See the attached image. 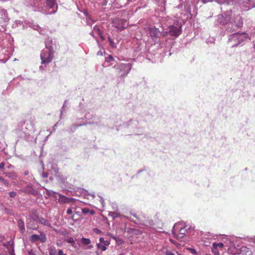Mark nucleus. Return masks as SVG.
Listing matches in <instances>:
<instances>
[{"instance_id":"2f4dec72","label":"nucleus","mask_w":255,"mask_h":255,"mask_svg":"<svg viewBox=\"0 0 255 255\" xmlns=\"http://www.w3.org/2000/svg\"><path fill=\"white\" fill-rule=\"evenodd\" d=\"M108 236H110L111 238H112L114 240H116V238L115 237H114V236H113L111 233H109L107 234Z\"/></svg>"},{"instance_id":"423d86ee","label":"nucleus","mask_w":255,"mask_h":255,"mask_svg":"<svg viewBox=\"0 0 255 255\" xmlns=\"http://www.w3.org/2000/svg\"><path fill=\"white\" fill-rule=\"evenodd\" d=\"M41 237L37 235H33L30 238V240L32 242H35L38 240H40L42 243L45 242L46 238L45 234L43 232H40Z\"/></svg>"},{"instance_id":"0eeeda50","label":"nucleus","mask_w":255,"mask_h":255,"mask_svg":"<svg viewBox=\"0 0 255 255\" xmlns=\"http://www.w3.org/2000/svg\"><path fill=\"white\" fill-rule=\"evenodd\" d=\"M224 244L222 243H214L212 245V252L215 255H220L219 249L222 250Z\"/></svg>"},{"instance_id":"f3484780","label":"nucleus","mask_w":255,"mask_h":255,"mask_svg":"<svg viewBox=\"0 0 255 255\" xmlns=\"http://www.w3.org/2000/svg\"><path fill=\"white\" fill-rule=\"evenodd\" d=\"M241 35H244L246 36V38L247 37L248 35L247 33H246L245 32H242V33H241V32H237V33H234L232 36H233L234 38V37H238V36H241Z\"/></svg>"},{"instance_id":"1a4fd4ad","label":"nucleus","mask_w":255,"mask_h":255,"mask_svg":"<svg viewBox=\"0 0 255 255\" xmlns=\"http://www.w3.org/2000/svg\"><path fill=\"white\" fill-rule=\"evenodd\" d=\"M160 33V31L157 28H151L149 29V34L154 40L158 37Z\"/></svg>"},{"instance_id":"f03ea898","label":"nucleus","mask_w":255,"mask_h":255,"mask_svg":"<svg viewBox=\"0 0 255 255\" xmlns=\"http://www.w3.org/2000/svg\"><path fill=\"white\" fill-rule=\"evenodd\" d=\"M168 33L171 36L178 37L181 32V27L170 25L169 27Z\"/></svg>"},{"instance_id":"7ed1b4c3","label":"nucleus","mask_w":255,"mask_h":255,"mask_svg":"<svg viewBox=\"0 0 255 255\" xmlns=\"http://www.w3.org/2000/svg\"><path fill=\"white\" fill-rule=\"evenodd\" d=\"M42 63L45 64L50 62L52 59L53 57L50 52H43L40 55Z\"/></svg>"},{"instance_id":"f257e3e1","label":"nucleus","mask_w":255,"mask_h":255,"mask_svg":"<svg viewBox=\"0 0 255 255\" xmlns=\"http://www.w3.org/2000/svg\"><path fill=\"white\" fill-rule=\"evenodd\" d=\"M113 26L122 31L127 27V22L125 19H115L113 21Z\"/></svg>"},{"instance_id":"e433bc0d","label":"nucleus","mask_w":255,"mask_h":255,"mask_svg":"<svg viewBox=\"0 0 255 255\" xmlns=\"http://www.w3.org/2000/svg\"><path fill=\"white\" fill-rule=\"evenodd\" d=\"M94 213H95V212H94L93 210H91V211H90V214H91V215H93V214H94Z\"/></svg>"},{"instance_id":"4c0bfd02","label":"nucleus","mask_w":255,"mask_h":255,"mask_svg":"<svg viewBox=\"0 0 255 255\" xmlns=\"http://www.w3.org/2000/svg\"><path fill=\"white\" fill-rule=\"evenodd\" d=\"M29 255H35L34 253L31 252H29Z\"/></svg>"},{"instance_id":"4468645a","label":"nucleus","mask_w":255,"mask_h":255,"mask_svg":"<svg viewBox=\"0 0 255 255\" xmlns=\"http://www.w3.org/2000/svg\"><path fill=\"white\" fill-rule=\"evenodd\" d=\"M18 226L21 232H23L24 230V224L22 220H19L18 221Z\"/></svg>"},{"instance_id":"39448f33","label":"nucleus","mask_w":255,"mask_h":255,"mask_svg":"<svg viewBox=\"0 0 255 255\" xmlns=\"http://www.w3.org/2000/svg\"><path fill=\"white\" fill-rule=\"evenodd\" d=\"M187 230L186 227H180L178 232L176 233L175 231L173 232L174 237L179 240H181L185 236L187 233Z\"/></svg>"},{"instance_id":"a878e982","label":"nucleus","mask_w":255,"mask_h":255,"mask_svg":"<svg viewBox=\"0 0 255 255\" xmlns=\"http://www.w3.org/2000/svg\"><path fill=\"white\" fill-rule=\"evenodd\" d=\"M58 255H67L66 254L63 253V251L62 250H59L58 252Z\"/></svg>"},{"instance_id":"c756f323","label":"nucleus","mask_w":255,"mask_h":255,"mask_svg":"<svg viewBox=\"0 0 255 255\" xmlns=\"http://www.w3.org/2000/svg\"><path fill=\"white\" fill-rule=\"evenodd\" d=\"M27 228H30L32 229V230H36L37 229V227H35V226H34L33 227H30L29 224L27 225Z\"/></svg>"},{"instance_id":"7c9ffc66","label":"nucleus","mask_w":255,"mask_h":255,"mask_svg":"<svg viewBox=\"0 0 255 255\" xmlns=\"http://www.w3.org/2000/svg\"><path fill=\"white\" fill-rule=\"evenodd\" d=\"M82 212L84 213H87L89 212V209L87 208H84L82 210Z\"/></svg>"},{"instance_id":"6ab92c4d","label":"nucleus","mask_w":255,"mask_h":255,"mask_svg":"<svg viewBox=\"0 0 255 255\" xmlns=\"http://www.w3.org/2000/svg\"><path fill=\"white\" fill-rule=\"evenodd\" d=\"M94 30L98 34V35H101V33H102V31L98 26H95L94 27Z\"/></svg>"},{"instance_id":"dca6fc26","label":"nucleus","mask_w":255,"mask_h":255,"mask_svg":"<svg viewBox=\"0 0 255 255\" xmlns=\"http://www.w3.org/2000/svg\"><path fill=\"white\" fill-rule=\"evenodd\" d=\"M81 243L85 245H89L91 243V241L89 239H86L84 237L81 239Z\"/></svg>"},{"instance_id":"9b49d317","label":"nucleus","mask_w":255,"mask_h":255,"mask_svg":"<svg viewBox=\"0 0 255 255\" xmlns=\"http://www.w3.org/2000/svg\"><path fill=\"white\" fill-rule=\"evenodd\" d=\"M46 4L49 8H53L55 5H57L56 0H46Z\"/></svg>"},{"instance_id":"c9c22d12","label":"nucleus","mask_w":255,"mask_h":255,"mask_svg":"<svg viewBox=\"0 0 255 255\" xmlns=\"http://www.w3.org/2000/svg\"><path fill=\"white\" fill-rule=\"evenodd\" d=\"M28 171H25L24 172V174L25 175H28Z\"/></svg>"},{"instance_id":"6e6552de","label":"nucleus","mask_w":255,"mask_h":255,"mask_svg":"<svg viewBox=\"0 0 255 255\" xmlns=\"http://www.w3.org/2000/svg\"><path fill=\"white\" fill-rule=\"evenodd\" d=\"M23 192L34 196L37 194V191L34 189L31 184L27 185L22 190Z\"/></svg>"},{"instance_id":"72a5a7b5","label":"nucleus","mask_w":255,"mask_h":255,"mask_svg":"<svg viewBox=\"0 0 255 255\" xmlns=\"http://www.w3.org/2000/svg\"><path fill=\"white\" fill-rule=\"evenodd\" d=\"M166 255H174L173 253H172L171 252H168V251H167L166 252Z\"/></svg>"},{"instance_id":"9d476101","label":"nucleus","mask_w":255,"mask_h":255,"mask_svg":"<svg viewBox=\"0 0 255 255\" xmlns=\"http://www.w3.org/2000/svg\"><path fill=\"white\" fill-rule=\"evenodd\" d=\"M0 18L1 19V20L0 21V22H1L2 21L3 22H7L9 20L8 17V14L6 10H0Z\"/></svg>"},{"instance_id":"2eb2a0df","label":"nucleus","mask_w":255,"mask_h":255,"mask_svg":"<svg viewBox=\"0 0 255 255\" xmlns=\"http://www.w3.org/2000/svg\"><path fill=\"white\" fill-rule=\"evenodd\" d=\"M59 201L63 203H67L69 201V199L63 195H60Z\"/></svg>"},{"instance_id":"cd10ccee","label":"nucleus","mask_w":255,"mask_h":255,"mask_svg":"<svg viewBox=\"0 0 255 255\" xmlns=\"http://www.w3.org/2000/svg\"><path fill=\"white\" fill-rule=\"evenodd\" d=\"M5 166V163L4 162H1L0 163V169H3Z\"/></svg>"},{"instance_id":"412c9836","label":"nucleus","mask_w":255,"mask_h":255,"mask_svg":"<svg viewBox=\"0 0 255 255\" xmlns=\"http://www.w3.org/2000/svg\"><path fill=\"white\" fill-rule=\"evenodd\" d=\"M113 60H114V58L111 55H108V57L105 58V61L106 62H110L112 61Z\"/></svg>"},{"instance_id":"bb28decb","label":"nucleus","mask_w":255,"mask_h":255,"mask_svg":"<svg viewBox=\"0 0 255 255\" xmlns=\"http://www.w3.org/2000/svg\"><path fill=\"white\" fill-rule=\"evenodd\" d=\"M67 213L69 215L72 213V210L71 208H69L67 209Z\"/></svg>"},{"instance_id":"c85d7f7f","label":"nucleus","mask_w":255,"mask_h":255,"mask_svg":"<svg viewBox=\"0 0 255 255\" xmlns=\"http://www.w3.org/2000/svg\"><path fill=\"white\" fill-rule=\"evenodd\" d=\"M119 1H122V0H119ZM123 2V4H127L128 2L129 1V0H122Z\"/></svg>"},{"instance_id":"f704fd0d","label":"nucleus","mask_w":255,"mask_h":255,"mask_svg":"<svg viewBox=\"0 0 255 255\" xmlns=\"http://www.w3.org/2000/svg\"><path fill=\"white\" fill-rule=\"evenodd\" d=\"M203 3H206L208 2L207 0H201Z\"/></svg>"},{"instance_id":"aec40b11","label":"nucleus","mask_w":255,"mask_h":255,"mask_svg":"<svg viewBox=\"0 0 255 255\" xmlns=\"http://www.w3.org/2000/svg\"><path fill=\"white\" fill-rule=\"evenodd\" d=\"M50 255H56V251L55 248H50L49 250Z\"/></svg>"},{"instance_id":"4be33fe9","label":"nucleus","mask_w":255,"mask_h":255,"mask_svg":"<svg viewBox=\"0 0 255 255\" xmlns=\"http://www.w3.org/2000/svg\"><path fill=\"white\" fill-rule=\"evenodd\" d=\"M108 40H109V41L110 43V45L112 47H116L115 43L114 42L113 39H112L110 37H108Z\"/></svg>"},{"instance_id":"5701e85b","label":"nucleus","mask_w":255,"mask_h":255,"mask_svg":"<svg viewBox=\"0 0 255 255\" xmlns=\"http://www.w3.org/2000/svg\"><path fill=\"white\" fill-rule=\"evenodd\" d=\"M16 193L14 191H11L9 193V195L11 198H14L16 196Z\"/></svg>"},{"instance_id":"a211bd4d","label":"nucleus","mask_w":255,"mask_h":255,"mask_svg":"<svg viewBox=\"0 0 255 255\" xmlns=\"http://www.w3.org/2000/svg\"><path fill=\"white\" fill-rule=\"evenodd\" d=\"M66 242L69 243H70L73 247H75V241H74V239L73 238L71 237V238H68Z\"/></svg>"},{"instance_id":"473e14b6","label":"nucleus","mask_w":255,"mask_h":255,"mask_svg":"<svg viewBox=\"0 0 255 255\" xmlns=\"http://www.w3.org/2000/svg\"><path fill=\"white\" fill-rule=\"evenodd\" d=\"M100 38H101V39L103 41V40H105V37H104V36L103 35V34L102 33H101V35H99Z\"/></svg>"},{"instance_id":"ddd939ff","label":"nucleus","mask_w":255,"mask_h":255,"mask_svg":"<svg viewBox=\"0 0 255 255\" xmlns=\"http://www.w3.org/2000/svg\"><path fill=\"white\" fill-rule=\"evenodd\" d=\"M108 215L109 216L112 217L113 219L120 217V214L116 212H109Z\"/></svg>"},{"instance_id":"b1692460","label":"nucleus","mask_w":255,"mask_h":255,"mask_svg":"<svg viewBox=\"0 0 255 255\" xmlns=\"http://www.w3.org/2000/svg\"><path fill=\"white\" fill-rule=\"evenodd\" d=\"M0 182L3 183V184H7V182L2 177L0 176Z\"/></svg>"},{"instance_id":"ea45409f","label":"nucleus","mask_w":255,"mask_h":255,"mask_svg":"<svg viewBox=\"0 0 255 255\" xmlns=\"http://www.w3.org/2000/svg\"><path fill=\"white\" fill-rule=\"evenodd\" d=\"M123 255V254H119V255Z\"/></svg>"},{"instance_id":"58836bf2","label":"nucleus","mask_w":255,"mask_h":255,"mask_svg":"<svg viewBox=\"0 0 255 255\" xmlns=\"http://www.w3.org/2000/svg\"><path fill=\"white\" fill-rule=\"evenodd\" d=\"M56 11V10L52 12V13H55Z\"/></svg>"},{"instance_id":"393cba45","label":"nucleus","mask_w":255,"mask_h":255,"mask_svg":"<svg viewBox=\"0 0 255 255\" xmlns=\"http://www.w3.org/2000/svg\"><path fill=\"white\" fill-rule=\"evenodd\" d=\"M93 231L94 233L98 234H101L102 233V231L97 228H94L93 229Z\"/></svg>"},{"instance_id":"f8f14e48","label":"nucleus","mask_w":255,"mask_h":255,"mask_svg":"<svg viewBox=\"0 0 255 255\" xmlns=\"http://www.w3.org/2000/svg\"><path fill=\"white\" fill-rule=\"evenodd\" d=\"M38 222L39 223L43 224L45 226L50 227V223L46 220H45L44 218H38Z\"/></svg>"},{"instance_id":"20e7f679","label":"nucleus","mask_w":255,"mask_h":255,"mask_svg":"<svg viewBox=\"0 0 255 255\" xmlns=\"http://www.w3.org/2000/svg\"><path fill=\"white\" fill-rule=\"evenodd\" d=\"M100 242L97 244V247L98 249L101 250L102 251H105L107 250V247L109 246L110 242L108 240H105L103 238L99 239Z\"/></svg>"}]
</instances>
